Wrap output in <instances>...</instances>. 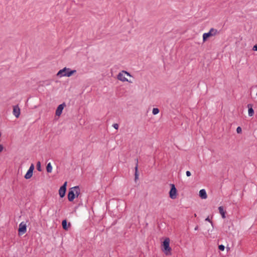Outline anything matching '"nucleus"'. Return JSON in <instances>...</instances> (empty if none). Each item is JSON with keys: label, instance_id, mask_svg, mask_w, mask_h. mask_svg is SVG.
<instances>
[{"label": "nucleus", "instance_id": "9b49d317", "mask_svg": "<svg viewBox=\"0 0 257 257\" xmlns=\"http://www.w3.org/2000/svg\"><path fill=\"white\" fill-rule=\"evenodd\" d=\"M135 180L136 182L137 180L139 179V172H138V160L136 159V164L135 166Z\"/></svg>", "mask_w": 257, "mask_h": 257}, {"label": "nucleus", "instance_id": "aec40b11", "mask_svg": "<svg viewBox=\"0 0 257 257\" xmlns=\"http://www.w3.org/2000/svg\"><path fill=\"white\" fill-rule=\"evenodd\" d=\"M80 188H79V187L78 186V189L75 190V197L76 196L78 197L79 196V195L80 194Z\"/></svg>", "mask_w": 257, "mask_h": 257}, {"label": "nucleus", "instance_id": "b1692460", "mask_svg": "<svg viewBox=\"0 0 257 257\" xmlns=\"http://www.w3.org/2000/svg\"><path fill=\"white\" fill-rule=\"evenodd\" d=\"M113 127L117 130L118 128V124L117 123H114L113 125H112Z\"/></svg>", "mask_w": 257, "mask_h": 257}, {"label": "nucleus", "instance_id": "9d476101", "mask_svg": "<svg viewBox=\"0 0 257 257\" xmlns=\"http://www.w3.org/2000/svg\"><path fill=\"white\" fill-rule=\"evenodd\" d=\"M13 114L16 117L18 118L20 115V108L18 105L13 106Z\"/></svg>", "mask_w": 257, "mask_h": 257}, {"label": "nucleus", "instance_id": "f03ea898", "mask_svg": "<svg viewBox=\"0 0 257 257\" xmlns=\"http://www.w3.org/2000/svg\"><path fill=\"white\" fill-rule=\"evenodd\" d=\"M76 72V70H71L69 68L64 67L62 69L60 70L57 75L59 77L66 76L70 77Z\"/></svg>", "mask_w": 257, "mask_h": 257}, {"label": "nucleus", "instance_id": "cd10ccee", "mask_svg": "<svg viewBox=\"0 0 257 257\" xmlns=\"http://www.w3.org/2000/svg\"><path fill=\"white\" fill-rule=\"evenodd\" d=\"M4 149V147L2 145L0 144V153L2 152Z\"/></svg>", "mask_w": 257, "mask_h": 257}, {"label": "nucleus", "instance_id": "5701e85b", "mask_svg": "<svg viewBox=\"0 0 257 257\" xmlns=\"http://www.w3.org/2000/svg\"><path fill=\"white\" fill-rule=\"evenodd\" d=\"M205 220H206V221H208V222H210V223H211V225H212V226H213V223L212 221L209 219V217H207L205 219Z\"/></svg>", "mask_w": 257, "mask_h": 257}, {"label": "nucleus", "instance_id": "6e6552de", "mask_svg": "<svg viewBox=\"0 0 257 257\" xmlns=\"http://www.w3.org/2000/svg\"><path fill=\"white\" fill-rule=\"evenodd\" d=\"M35 169V166L33 164H32L29 169V170L27 171L26 174H25L24 177L26 179H30L33 175V171Z\"/></svg>", "mask_w": 257, "mask_h": 257}, {"label": "nucleus", "instance_id": "423d86ee", "mask_svg": "<svg viewBox=\"0 0 257 257\" xmlns=\"http://www.w3.org/2000/svg\"><path fill=\"white\" fill-rule=\"evenodd\" d=\"M27 231V225L24 222H22L19 226L18 233L19 235H23Z\"/></svg>", "mask_w": 257, "mask_h": 257}, {"label": "nucleus", "instance_id": "20e7f679", "mask_svg": "<svg viewBox=\"0 0 257 257\" xmlns=\"http://www.w3.org/2000/svg\"><path fill=\"white\" fill-rule=\"evenodd\" d=\"M78 189V186L72 187L69 189L68 193V199L69 201L72 202L75 198V190Z\"/></svg>", "mask_w": 257, "mask_h": 257}, {"label": "nucleus", "instance_id": "bb28decb", "mask_svg": "<svg viewBox=\"0 0 257 257\" xmlns=\"http://www.w3.org/2000/svg\"><path fill=\"white\" fill-rule=\"evenodd\" d=\"M252 50H253V51H257V45H255L254 46H253V48H252Z\"/></svg>", "mask_w": 257, "mask_h": 257}, {"label": "nucleus", "instance_id": "a211bd4d", "mask_svg": "<svg viewBox=\"0 0 257 257\" xmlns=\"http://www.w3.org/2000/svg\"><path fill=\"white\" fill-rule=\"evenodd\" d=\"M36 167H37V169L38 171H39V172L42 171V168H41V162L40 161H38L37 163Z\"/></svg>", "mask_w": 257, "mask_h": 257}, {"label": "nucleus", "instance_id": "a878e982", "mask_svg": "<svg viewBox=\"0 0 257 257\" xmlns=\"http://www.w3.org/2000/svg\"><path fill=\"white\" fill-rule=\"evenodd\" d=\"M186 174L187 177H189L191 175V172L189 171H186Z\"/></svg>", "mask_w": 257, "mask_h": 257}, {"label": "nucleus", "instance_id": "c85d7f7f", "mask_svg": "<svg viewBox=\"0 0 257 257\" xmlns=\"http://www.w3.org/2000/svg\"><path fill=\"white\" fill-rule=\"evenodd\" d=\"M198 228V227L197 226L195 228V230H197Z\"/></svg>", "mask_w": 257, "mask_h": 257}, {"label": "nucleus", "instance_id": "2eb2a0df", "mask_svg": "<svg viewBox=\"0 0 257 257\" xmlns=\"http://www.w3.org/2000/svg\"><path fill=\"white\" fill-rule=\"evenodd\" d=\"M62 227L65 230H67L68 229V227L69 226H70L71 224H70V223H69L68 224H67V220L66 219H64L62 221Z\"/></svg>", "mask_w": 257, "mask_h": 257}, {"label": "nucleus", "instance_id": "0eeeda50", "mask_svg": "<svg viewBox=\"0 0 257 257\" xmlns=\"http://www.w3.org/2000/svg\"><path fill=\"white\" fill-rule=\"evenodd\" d=\"M67 182L64 183L60 187L59 190V194L61 198H63L65 196L66 192L67 187Z\"/></svg>", "mask_w": 257, "mask_h": 257}, {"label": "nucleus", "instance_id": "4468645a", "mask_svg": "<svg viewBox=\"0 0 257 257\" xmlns=\"http://www.w3.org/2000/svg\"><path fill=\"white\" fill-rule=\"evenodd\" d=\"M199 195L202 199H206L207 195L205 189H203L200 190Z\"/></svg>", "mask_w": 257, "mask_h": 257}, {"label": "nucleus", "instance_id": "dca6fc26", "mask_svg": "<svg viewBox=\"0 0 257 257\" xmlns=\"http://www.w3.org/2000/svg\"><path fill=\"white\" fill-rule=\"evenodd\" d=\"M218 210H219V212L220 214H221L222 217L223 218H225L226 211L225 210H224L223 206H219L218 207Z\"/></svg>", "mask_w": 257, "mask_h": 257}, {"label": "nucleus", "instance_id": "393cba45", "mask_svg": "<svg viewBox=\"0 0 257 257\" xmlns=\"http://www.w3.org/2000/svg\"><path fill=\"white\" fill-rule=\"evenodd\" d=\"M122 73H125V74H126L127 76H131V75L130 74V73H128V72H127V71H124V70H123V71H122Z\"/></svg>", "mask_w": 257, "mask_h": 257}, {"label": "nucleus", "instance_id": "f8f14e48", "mask_svg": "<svg viewBox=\"0 0 257 257\" xmlns=\"http://www.w3.org/2000/svg\"><path fill=\"white\" fill-rule=\"evenodd\" d=\"M247 107L248 108V115L249 116H252L254 114V110L252 108L253 104L251 103L248 104Z\"/></svg>", "mask_w": 257, "mask_h": 257}, {"label": "nucleus", "instance_id": "4be33fe9", "mask_svg": "<svg viewBox=\"0 0 257 257\" xmlns=\"http://www.w3.org/2000/svg\"><path fill=\"white\" fill-rule=\"evenodd\" d=\"M242 130L240 126H238L236 128V132L238 134H240L241 133Z\"/></svg>", "mask_w": 257, "mask_h": 257}, {"label": "nucleus", "instance_id": "f3484780", "mask_svg": "<svg viewBox=\"0 0 257 257\" xmlns=\"http://www.w3.org/2000/svg\"><path fill=\"white\" fill-rule=\"evenodd\" d=\"M46 170L48 173H51L52 170V166L50 163L47 164L46 166Z\"/></svg>", "mask_w": 257, "mask_h": 257}, {"label": "nucleus", "instance_id": "39448f33", "mask_svg": "<svg viewBox=\"0 0 257 257\" xmlns=\"http://www.w3.org/2000/svg\"><path fill=\"white\" fill-rule=\"evenodd\" d=\"M170 186L171 189L169 191V197L172 199H175L177 197V190L174 184H171Z\"/></svg>", "mask_w": 257, "mask_h": 257}, {"label": "nucleus", "instance_id": "7ed1b4c3", "mask_svg": "<svg viewBox=\"0 0 257 257\" xmlns=\"http://www.w3.org/2000/svg\"><path fill=\"white\" fill-rule=\"evenodd\" d=\"M217 29L211 28L208 33H204L203 35V42H205L210 37L215 36L218 33Z\"/></svg>", "mask_w": 257, "mask_h": 257}, {"label": "nucleus", "instance_id": "1a4fd4ad", "mask_svg": "<svg viewBox=\"0 0 257 257\" xmlns=\"http://www.w3.org/2000/svg\"><path fill=\"white\" fill-rule=\"evenodd\" d=\"M65 105H65V103H63L58 105V106L57 107L56 110V112H55L56 115L60 116L62 114V111H63L64 107L65 106Z\"/></svg>", "mask_w": 257, "mask_h": 257}, {"label": "nucleus", "instance_id": "ddd939ff", "mask_svg": "<svg viewBox=\"0 0 257 257\" xmlns=\"http://www.w3.org/2000/svg\"><path fill=\"white\" fill-rule=\"evenodd\" d=\"M123 73L122 71L119 73L117 75V78L122 82L128 81V79L124 76Z\"/></svg>", "mask_w": 257, "mask_h": 257}, {"label": "nucleus", "instance_id": "6ab92c4d", "mask_svg": "<svg viewBox=\"0 0 257 257\" xmlns=\"http://www.w3.org/2000/svg\"><path fill=\"white\" fill-rule=\"evenodd\" d=\"M160 110L158 108H154L153 109L152 113L154 115H156L159 113Z\"/></svg>", "mask_w": 257, "mask_h": 257}, {"label": "nucleus", "instance_id": "f257e3e1", "mask_svg": "<svg viewBox=\"0 0 257 257\" xmlns=\"http://www.w3.org/2000/svg\"><path fill=\"white\" fill-rule=\"evenodd\" d=\"M170 239L168 237H166L161 244L162 250L166 255H169L171 254V248L170 246Z\"/></svg>", "mask_w": 257, "mask_h": 257}, {"label": "nucleus", "instance_id": "412c9836", "mask_svg": "<svg viewBox=\"0 0 257 257\" xmlns=\"http://www.w3.org/2000/svg\"><path fill=\"white\" fill-rule=\"evenodd\" d=\"M218 248L221 251H223L225 249V246L223 244L219 245Z\"/></svg>", "mask_w": 257, "mask_h": 257}]
</instances>
